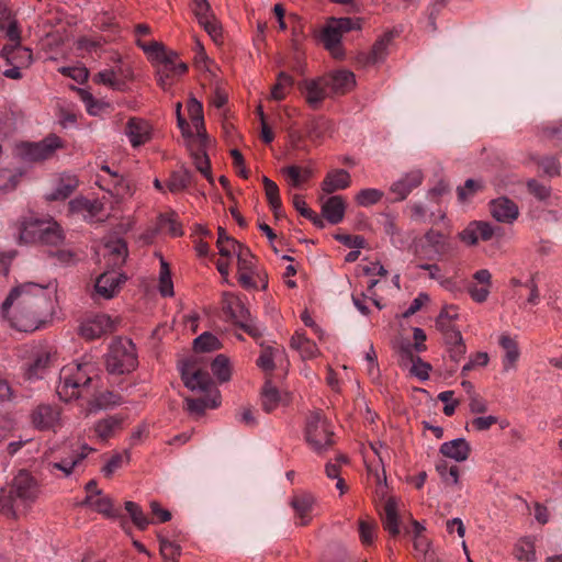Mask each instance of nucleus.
I'll use <instances>...</instances> for the list:
<instances>
[{
    "mask_svg": "<svg viewBox=\"0 0 562 562\" xmlns=\"http://www.w3.org/2000/svg\"><path fill=\"white\" fill-rule=\"evenodd\" d=\"M330 126L329 121L324 117L313 119L306 126L307 137L312 142L321 140Z\"/></svg>",
    "mask_w": 562,
    "mask_h": 562,
    "instance_id": "603ef678",
    "label": "nucleus"
},
{
    "mask_svg": "<svg viewBox=\"0 0 562 562\" xmlns=\"http://www.w3.org/2000/svg\"><path fill=\"white\" fill-rule=\"evenodd\" d=\"M294 79L289 74L281 71L278 74L277 82L272 86L270 98L274 101L285 99L289 89L293 86Z\"/></svg>",
    "mask_w": 562,
    "mask_h": 562,
    "instance_id": "79ce46f5",
    "label": "nucleus"
},
{
    "mask_svg": "<svg viewBox=\"0 0 562 562\" xmlns=\"http://www.w3.org/2000/svg\"><path fill=\"white\" fill-rule=\"evenodd\" d=\"M290 345L299 351L303 360L314 359L321 353L316 344L302 333H295L291 338Z\"/></svg>",
    "mask_w": 562,
    "mask_h": 562,
    "instance_id": "c756f323",
    "label": "nucleus"
},
{
    "mask_svg": "<svg viewBox=\"0 0 562 562\" xmlns=\"http://www.w3.org/2000/svg\"><path fill=\"white\" fill-rule=\"evenodd\" d=\"M1 57H3L10 65H19L24 68L32 64L31 49L21 46V44L3 46L1 49Z\"/></svg>",
    "mask_w": 562,
    "mask_h": 562,
    "instance_id": "412c9836",
    "label": "nucleus"
},
{
    "mask_svg": "<svg viewBox=\"0 0 562 562\" xmlns=\"http://www.w3.org/2000/svg\"><path fill=\"white\" fill-rule=\"evenodd\" d=\"M334 432L321 411L311 412L305 423V440L316 452L322 453L333 446Z\"/></svg>",
    "mask_w": 562,
    "mask_h": 562,
    "instance_id": "423d86ee",
    "label": "nucleus"
},
{
    "mask_svg": "<svg viewBox=\"0 0 562 562\" xmlns=\"http://www.w3.org/2000/svg\"><path fill=\"white\" fill-rule=\"evenodd\" d=\"M234 252L237 256L238 270L255 269L256 258L248 247L239 243Z\"/></svg>",
    "mask_w": 562,
    "mask_h": 562,
    "instance_id": "13d9d810",
    "label": "nucleus"
},
{
    "mask_svg": "<svg viewBox=\"0 0 562 562\" xmlns=\"http://www.w3.org/2000/svg\"><path fill=\"white\" fill-rule=\"evenodd\" d=\"M65 147L63 139L49 134L40 142H23L18 145L19 155L26 161L37 162L50 159L57 149Z\"/></svg>",
    "mask_w": 562,
    "mask_h": 562,
    "instance_id": "0eeeda50",
    "label": "nucleus"
},
{
    "mask_svg": "<svg viewBox=\"0 0 562 562\" xmlns=\"http://www.w3.org/2000/svg\"><path fill=\"white\" fill-rule=\"evenodd\" d=\"M351 183L350 173L345 169H335L328 172L322 182V190L329 194L347 189Z\"/></svg>",
    "mask_w": 562,
    "mask_h": 562,
    "instance_id": "b1692460",
    "label": "nucleus"
},
{
    "mask_svg": "<svg viewBox=\"0 0 562 562\" xmlns=\"http://www.w3.org/2000/svg\"><path fill=\"white\" fill-rule=\"evenodd\" d=\"M283 349L265 347L257 360V364L263 371L271 372L274 369V360L283 356Z\"/></svg>",
    "mask_w": 562,
    "mask_h": 562,
    "instance_id": "de8ad7c7",
    "label": "nucleus"
},
{
    "mask_svg": "<svg viewBox=\"0 0 562 562\" xmlns=\"http://www.w3.org/2000/svg\"><path fill=\"white\" fill-rule=\"evenodd\" d=\"M93 82L110 87L117 91L125 90V81L119 77V74L114 68H106L95 74Z\"/></svg>",
    "mask_w": 562,
    "mask_h": 562,
    "instance_id": "4c0bfd02",
    "label": "nucleus"
},
{
    "mask_svg": "<svg viewBox=\"0 0 562 562\" xmlns=\"http://www.w3.org/2000/svg\"><path fill=\"white\" fill-rule=\"evenodd\" d=\"M123 282L122 276L114 271L102 273L95 281V292L101 297L112 299L119 291L120 284Z\"/></svg>",
    "mask_w": 562,
    "mask_h": 562,
    "instance_id": "6ab92c4d",
    "label": "nucleus"
},
{
    "mask_svg": "<svg viewBox=\"0 0 562 562\" xmlns=\"http://www.w3.org/2000/svg\"><path fill=\"white\" fill-rule=\"evenodd\" d=\"M436 471L447 485H459V468L457 465L449 467L447 461L440 460L436 463Z\"/></svg>",
    "mask_w": 562,
    "mask_h": 562,
    "instance_id": "49530a36",
    "label": "nucleus"
},
{
    "mask_svg": "<svg viewBox=\"0 0 562 562\" xmlns=\"http://www.w3.org/2000/svg\"><path fill=\"white\" fill-rule=\"evenodd\" d=\"M423 173L420 170H412L401 179L392 183L390 191L396 195V201H403L418 186L422 184Z\"/></svg>",
    "mask_w": 562,
    "mask_h": 562,
    "instance_id": "2eb2a0df",
    "label": "nucleus"
},
{
    "mask_svg": "<svg viewBox=\"0 0 562 562\" xmlns=\"http://www.w3.org/2000/svg\"><path fill=\"white\" fill-rule=\"evenodd\" d=\"M393 38L394 34L392 32H387L379 37L371 50L366 55V63L372 65L382 63L389 54V46Z\"/></svg>",
    "mask_w": 562,
    "mask_h": 562,
    "instance_id": "c85d7f7f",
    "label": "nucleus"
},
{
    "mask_svg": "<svg viewBox=\"0 0 562 562\" xmlns=\"http://www.w3.org/2000/svg\"><path fill=\"white\" fill-rule=\"evenodd\" d=\"M195 361H187L181 367V378L184 385L192 391L209 392L212 380L206 371L195 369Z\"/></svg>",
    "mask_w": 562,
    "mask_h": 562,
    "instance_id": "9b49d317",
    "label": "nucleus"
},
{
    "mask_svg": "<svg viewBox=\"0 0 562 562\" xmlns=\"http://www.w3.org/2000/svg\"><path fill=\"white\" fill-rule=\"evenodd\" d=\"M106 370L112 374L130 373L138 364L135 345L131 339L116 338L106 355Z\"/></svg>",
    "mask_w": 562,
    "mask_h": 562,
    "instance_id": "39448f33",
    "label": "nucleus"
},
{
    "mask_svg": "<svg viewBox=\"0 0 562 562\" xmlns=\"http://www.w3.org/2000/svg\"><path fill=\"white\" fill-rule=\"evenodd\" d=\"M527 190L539 201H544L551 195V188L536 179H529L526 183Z\"/></svg>",
    "mask_w": 562,
    "mask_h": 562,
    "instance_id": "338daca9",
    "label": "nucleus"
},
{
    "mask_svg": "<svg viewBox=\"0 0 562 562\" xmlns=\"http://www.w3.org/2000/svg\"><path fill=\"white\" fill-rule=\"evenodd\" d=\"M19 244H40L47 247H59L65 241L61 226L53 218L43 220L34 215L21 216L14 224Z\"/></svg>",
    "mask_w": 562,
    "mask_h": 562,
    "instance_id": "7ed1b4c3",
    "label": "nucleus"
},
{
    "mask_svg": "<svg viewBox=\"0 0 562 562\" xmlns=\"http://www.w3.org/2000/svg\"><path fill=\"white\" fill-rule=\"evenodd\" d=\"M103 210L99 200H89L83 196L75 198L69 202V211L79 214L85 221H93Z\"/></svg>",
    "mask_w": 562,
    "mask_h": 562,
    "instance_id": "dca6fc26",
    "label": "nucleus"
},
{
    "mask_svg": "<svg viewBox=\"0 0 562 562\" xmlns=\"http://www.w3.org/2000/svg\"><path fill=\"white\" fill-rule=\"evenodd\" d=\"M514 555L519 561H533L536 559L533 541L530 538L520 539L515 546Z\"/></svg>",
    "mask_w": 562,
    "mask_h": 562,
    "instance_id": "8fccbe9b",
    "label": "nucleus"
},
{
    "mask_svg": "<svg viewBox=\"0 0 562 562\" xmlns=\"http://www.w3.org/2000/svg\"><path fill=\"white\" fill-rule=\"evenodd\" d=\"M281 172L286 177L288 183L293 188H300L303 182L312 177V170L310 168H301L294 165L282 168Z\"/></svg>",
    "mask_w": 562,
    "mask_h": 562,
    "instance_id": "a19ab883",
    "label": "nucleus"
},
{
    "mask_svg": "<svg viewBox=\"0 0 562 562\" xmlns=\"http://www.w3.org/2000/svg\"><path fill=\"white\" fill-rule=\"evenodd\" d=\"M114 329V321L109 315L98 314L82 322L79 334L87 340H93L112 333Z\"/></svg>",
    "mask_w": 562,
    "mask_h": 562,
    "instance_id": "1a4fd4ad",
    "label": "nucleus"
},
{
    "mask_svg": "<svg viewBox=\"0 0 562 562\" xmlns=\"http://www.w3.org/2000/svg\"><path fill=\"white\" fill-rule=\"evenodd\" d=\"M425 240L434 251L440 256L450 254L454 250V247L450 239L439 231L429 229L425 234Z\"/></svg>",
    "mask_w": 562,
    "mask_h": 562,
    "instance_id": "473e14b6",
    "label": "nucleus"
},
{
    "mask_svg": "<svg viewBox=\"0 0 562 562\" xmlns=\"http://www.w3.org/2000/svg\"><path fill=\"white\" fill-rule=\"evenodd\" d=\"M213 374L220 382H226L231 378L229 361L224 355H218L211 363Z\"/></svg>",
    "mask_w": 562,
    "mask_h": 562,
    "instance_id": "bf43d9fd",
    "label": "nucleus"
},
{
    "mask_svg": "<svg viewBox=\"0 0 562 562\" xmlns=\"http://www.w3.org/2000/svg\"><path fill=\"white\" fill-rule=\"evenodd\" d=\"M91 451H93L92 448H90L87 445H83L81 447V452H77L72 450L71 456L66 458H60L57 461H50L47 463L48 471L54 474L55 471H61L64 476H69L74 468L79 464Z\"/></svg>",
    "mask_w": 562,
    "mask_h": 562,
    "instance_id": "4468645a",
    "label": "nucleus"
},
{
    "mask_svg": "<svg viewBox=\"0 0 562 562\" xmlns=\"http://www.w3.org/2000/svg\"><path fill=\"white\" fill-rule=\"evenodd\" d=\"M105 254L104 256L109 257V263L114 267H120L125 262L127 257V246L126 243L121 239L110 240L104 246Z\"/></svg>",
    "mask_w": 562,
    "mask_h": 562,
    "instance_id": "72a5a7b5",
    "label": "nucleus"
},
{
    "mask_svg": "<svg viewBox=\"0 0 562 562\" xmlns=\"http://www.w3.org/2000/svg\"><path fill=\"white\" fill-rule=\"evenodd\" d=\"M125 135L132 147L136 148L150 140L151 126L146 120L133 116L126 123Z\"/></svg>",
    "mask_w": 562,
    "mask_h": 562,
    "instance_id": "ddd939ff",
    "label": "nucleus"
},
{
    "mask_svg": "<svg viewBox=\"0 0 562 562\" xmlns=\"http://www.w3.org/2000/svg\"><path fill=\"white\" fill-rule=\"evenodd\" d=\"M94 367L89 362H71L61 368L57 394L63 401L81 396L92 382Z\"/></svg>",
    "mask_w": 562,
    "mask_h": 562,
    "instance_id": "20e7f679",
    "label": "nucleus"
},
{
    "mask_svg": "<svg viewBox=\"0 0 562 562\" xmlns=\"http://www.w3.org/2000/svg\"><path fill=\"white\" fill-rule=\"evenodd\" d=\"M383 196H384L383 191H381L379 189H374V188H367V189L360 190L357 193L355 200L358 205L363 206V207H369L371 205L379 203Z\"/></svg>",
    "mask_w": 562,
    "mask_h": 562,
    "instance_id": "5fc2aeb1",
    "label": "nucleus"
},
{
    "mask_svg": "<svg viewBox=\"0 0 562 562\" xmlns=\"http://www.w3.org/2000/svg\"><path fill=\"white\" fill-rule=\"evenodd\" d=\"M499 345L505 350L503 358L504 371L514 370L520 356L517 341L509 335L503 334L499 337Z\"/></svg>",
    "mask_w": 562,
    "mask_h": 562,
    "instance_id": "7c9ffc66",
    "label": "nucleus"
},
{
    "mask_svg": "<svg viewBox=\"0 0 562 562\" xmlns=\"http://www.w3.org/2000/svg\"><path fill=\"white\" fill-rule=\"evenodd\" d=\"M490 213L497 222L512 224L519 216V207L509 198L501 196L490 202Z\"/></svg>",
    "mask_w": 562,
    "mask_h": 562,
    "instance_id": "f8f14e48",
    "label": "nucleus"
},
{
    "mask_svg": "<svg viewBox=\"0 0 562 562\" xmlns=\"http://www.w3.org/2000/svg\"><path fill=\"white\" fill-rule=\"evenodd\" d=\"M122 419L117 416H109L95 423L94 431L101 440H106L113 436L114 431L121 426Z\"/></svg>",
    "mask_w": 562,
    "mask_h": 562,
    "instance_id": "37998d69",
    "label": "nucleus"
},
{
    "mask_svg": "<svg viewBox=\"0 0 562 562\" xmlns=\"http://www.w3.org/2000/svg\"><path fill=\"white\" fill-rule=\"evenodd\" d=\"M60 408L57 405L38 404L31 412V424L41 431L55 430L60 425Z\"/></svg>",
    "mask_w": 562,
    "mask_h": 562,
    "instance_id": "6e6552de",
    "label": "nucleus"
},
{
    "mask_svg": "<svg viewBox=\"0 0 562 562\" xmlns=\"http://www.w3.org/2000/svg\"><path fill=\"white\" fill-rule=\"evenodd\" d=\"M402 360H409L412 362L411 373L420 380H427L429 378V371L431 367L429 363L424 362L419 357H413L412 349L408 346L401 348Z\"/></svg>",
    "mask_w": 562,
    "mask_h": 562,
    "instance_id": "f704fd0d",
    "label": "nucleus"
},
{
    "mask_svg": "<svg viewBox=\"0 0 562 562\" xmlns=\"http://www.w3.org/2000/svg\"><path fill=\"white\" fill-rule=\"evenodd\" d=\"M450 358L459 362L465 355L467 347L460 331H449L445 340Z\"/></svg>",
    "mask_w": 562,
    "mask_h": 562,
    "instance_id": "ea45409f",
    "label": "nucleus"
},
{
    "mask_svg": "<svg viewBox=\"0 0 562 562\" xmlns=\"http://www.w3.org/2000/svg\"><path fill=\"white\" fill-rule=\"evenodd\" d=\"M160 553L165 562H178L181 548L176 542L168 540L162 535L158 536Z\"/></svg>",
    "mask_w": 562,
    "mask_h": 562,
    "instance_id": "864d4df0",
    "label": "nucleus"
},
{
    "mask_svg": "<svg viewBox=\"0 0 562 562\" xmlns=\"http://www.w3.org/2000/svg\"><path fill=\"white\" fill-rule=\"evenodd\" d=\"M439 452L446 458L453 459L457 462H463L469 458L471 447L464 438H457L443 442L439 448Z\"/></svg>",
    "mask_w": 562,
    "mask_h": 562,
    "instance_id": "aec40b11",
    "label": "nucleus"
},
{
    "mask_svg": "<svg viewBox=\"0 0 562 562\" xmlns=\"http://www.w3.org/2000/svg\"><path fill=\"white\" fill-rule=\"evenodd\" d=\"M125 509L128 513L133 524L139 529L145 530L150 521L144 514L140 506L134 502L127 501L125 502Z\"/></svg>",
    "mask_w": 562,
    "mask_h": 562,
    "instance_id": "6e6d98bb",
    "label": "nucleus"
},
{
    "mask_svg": "<svg viewBox=\"0 0 562 562\" xmlns=\"http://www.w3.org/2000/svg\"><path fill=\"white\" fill-rule=\"evenodd\" d=\"M85 503L92 507L95 512L111 518L120 516V512L113 507L112 499L108 496L87 495Z\"/></svg>",
    "mask_w": 562,
    "mask_h": 562,
    "instance_id": "e433bc0d",
    "label": "nucleus"
},
{
    "mask_svg": "<svg viewBox=\"0 0 562 562\" xmlns=\"http://www.w3.org/2000/svg\"><path fill=\"white\" fill-rule=\"evenodd\" d=\"M188 111L198 134L202 135V132H204L202 103L199 102L196 99H191L188 103Z\"/></svg>",
    "mask_w": 562,
    "mask_h": 562,
    "instance_id": "052dcab7",
    "label": "nucleus"
},
{
    "mask_svg": "<svg viewBox=\"0 0 562 562\" xmlns=\"http://www.w3.org/2000/svg\"><path fill=\"white\" fill-rule=\"evenodd\" d=\"M345 211L346 203L340 195L328 198L322 205V214L330 224L340 223L344 218Z\"/></svg>",
    "mask_w": 562,
    "mask_h": 562,
    "instance_id": "393cba45",
    "label": "nucleus"
},
{
    "mask_svg": "<svg viewBox=\"0 0 562 562\" xmlns=\"http://www.w3.org/2000/svg\"><path fill=\"white\" fill-rule=\"evenodd\" d=\"M261 407L266 413L273 412L281 403L285 402L283 396L273 383L272 376L267 375L260 393Z\"/></svg>",
    "mask_w": 562,
    "mask_h": 562,
    "instance_id": "f3484780",
    "label": "nucleus"
},
{
    "mask_svg": "<svg viewBox=\"0 0 562 562\" xmlns=\"http://www.w3.org/2000/svg\"><path fill=\"white\" fill-rule=\"evenodd\" d=\"M376 535V525L372 520H359V536L361 542L366 546L372 544Z\"/></svg>",
    "mask_w": 562,
    "mask_h": 562,
    "instance_id": "680f3d73",
    "label": "nucleus"
},
{
    "mask_svg": "<svg viewBox=\"0 0 562 562\" xmlns=\"http://www.w3.org/2000/svg\"><path fill=\"white\" fill-rule=\"evenodd\" d=\"M193 347L195 351L209 352L220 349L221 342L214 335L210 333H203L194 339Z\"/></svg>",
    "mask_w": 562,
    "mask_h": 562,
    "instance_id": "4d7b16f0",
    "label": "nucleus"
},
{
    "mask_svg": "<svg viewBox=\"0 0 562 562\" xmlns=\"http://www.w3.org/2000/svg\"><path fill=\"white\" fill-rule=\"evenodd\" d=\"M382 521L384 529L392 536H397L400 533L397 504L392 497L385 502Z\"/></svg>",
    "mask_w": 562,
    "mask_h": 562,
    "instance_id": "c9c22d12",
    "label": "nucleus"
},
{
    "mask_svg": "<svg viewBox=\"0 0 562 562\" xmlns=\"http://www.w3.org/2000/svg\"><path fill=\"white\" fill-rule=\"evenodd\" d=\"M79 181L76 176L72 175H63L57 182L56 188L49 194H47L46 199L49 201H58L65 200L72 194V192L77 189Z\"/></svg>",
    "mask_w": 562,
    "mask_h": 562,
    "instance_id": "2f4dec72",
    "label": "nucleus"
},
{
    "mask_svg": "<svg viewBox=\"0 0 562 562\" xmlns=\"http://www.w3.org/2000/svg\"><path fill=\"white\" fill-rule=\"evenodd\" d=\"M121 403L122 397L120 394L106 391L98 394L90 403V405L91 409H108L110 407L120 405Z\"/></svg>",
    "mask_w": 562,
    "mask_h": 562,
    "instance_id": "09e8293b",
    "label": "nucleus"
},
{
    "mask_svg": "<svg viewBox=\"0 0 562 562\" xmlns=\"http://www.w3.org/2000/svg\"><path fill=\"white\" fill-rule=\"evenodd\" d=\"M341 33L335 25H333L330 20L327 22L321 34V41L325 48L328 49L336 58L341 56Z\"/></svg>",
    "mask_w": 562,
    "mask_h": 562,
    "instance_id": "bb28decb",
    "label": "nucleus"
},
{
    "mask_svg": "<svg viewBox=\"0 0 562 562\" xmlns=\"http://www.w3.org/2000/svg\"><path fill=\"white\" fill-rule=\"evenodd\" d=\"M193 180V173L187 168H180L173 171L168 179L167 188L170 192L177 193L186 190Z\"/></svg>",
    "mask_w": 562,
    "mask_h": 562,
    "instance_id": "58836bf2",
    "label": "nucleus"
},
{
    "mask_svg": "<svg viewBox=\"0 0 562 562\" xmlns=\"http://www.w3.org/2000/svg\"><path fill=\"white\" fill-rule=\"evenodd\" d=\"M37 480L25 470L19 471L12 482L0 490V514L8 518H18L40 497Z\"/></svg>",
    "mask_w": 562,
    "mask_h": 562,
    "instance_id": "f03ea898",
    "label": "nucleus"
},
{
    "mask_svg": "<svg viewBox=\"0 0 562 562\" xmlns=\"http://www.w3.org/2000/svg\"><path fill=\"white\" fill-rule=\"evenodd\" d=\"M262 183L265 187L266 198L268 203L273 211L276 217H279L281 210V199L279 194V188L274 181L269 179L268 177H262Z\"/></svg>",
    "mask_w": 562,
    "mask_h": 562,
    "instance_id": "c03bdc74",
    "label": "nucleus"
},
{
    "mask_svg": "<svg viewBox=\"0 0 562 562\" xmlns=\"http://www.w3.org/2000/svg\"><path fill=\"white\" fill-rule=\"evenodd\" d=\"M131 459L130 452L125 450L122 453H115L103 467L102 472L105 476H111L123 464L128 463Z\"/></svg>",
    "mask_w": 562,
    "mask_h": 562,
    "instance_id": "e2e57ef3",
    "label": "nucleus"
},
{
    "mask_svg": "<svg viewBox=\"0 0 562 562\" xmlns=\"http://www.w3.org/2000/svg\"><path fill=\"white\" fill-rule=\"evenodd\" d=\"M330 21L333 22V25L338 29L341 35L346 32L361 29V20L358 18H331Z\"/></svg>",
    "mask_w": 562,
    "mask_h": 562,
    "instance_id": "774afa93",
    "label": "nucleus"
},
{
    "mask_svg": "<svg viewBox=\"0 0 562 562\" xmlns=\"http://www.w3.org/2000/svg\"><path fill=\"white\" fill-rule=\"evenodd\" d=\"M537 164L548 177L552 178L560 176L561 166L558 158L553 156H546L538 159Z\"/></svg>",
    "mask_w": 562,
    "mask_h": 562,
    "instance_id": "69168bd1",
    "label": "nucleus"
},
{
    "mask_svg": "<svg viewBox=\"0 0 562 562\" xmlns=\"http://www.w3.org/2000/svg\"><path fill=\"white\" fill-rule=\"evenodd\" d=\"M159 292L162 296L173 295V284L171 280L170 270L166 262H161L160 276H159Z\"/></svg>",
    "mask_w": 562,
    "mask_h": 562,
    "instance_id": "0e129e2a",
    "label": "nucleus"
},
{
    "mask_svg": "<svg viewBox=\"0 0 562 562\" xmlns=\"http://www.w3.org/2000/svg\"><path fill=\"white\" fill-rule=\"evenodd\" d=\"M220 392L217 390L205 392L199 398H186L187 409L191 414L202 415L206 408H216L220 405Z\"/></svg>",
    "mask_w": 562,
    "mask_h": 562,
    "instance_id": "5701e85b",
    "label": "nucleus"
},
{
    "mask_svg": "<svg viewBox=\"0 0 562 562\" xmlns=\"http://www.w3.org/2000/svg\"><path fill=\"white\" fill-rule=\"evenodd\" d=\"M50 363V353L48 351H41L36 355L32 363L29 366L26 375L29 379H38Z\"/></svg>",
    "mask_w": 562,
    "mask_h": 562,
    "instance_id": "a18cd8bd",
    "label": "nucleus"
},
{
    "mask_svg": "<svg viewBox=\"0 0 562 562\" xmlns=\"http://www.w3.org/2000/svg\"><path fill=\"white\" fill-rule=\"evenodd\" d=\"M301 89L305 101L314 110L318 109L323 101L331 95L325 77L304 80L301 83Z\"/></svg>",
    "mask_w": 562,
    "mask_h": 562,
    "instance_id": "9d476101",
    "label": "nucleus"
},
{
    "mask_svg": "<svg viewBox=\"0 0 562 562\" xmlns=\"http://www.w3.org/2000/svg\"><path fill=\"white\" fill-rule=\"evenodd\" d=\"M50 301L45 286L27 282L13 288L2 303V314L11 326L20 331L32 333L44 323Z\"/></svg>",
    "mask_w": 562,
    "mask_h": 562,
    "instance_id": "f257e3e1",
    "label": "nucleus"
},
{
    "mask_svg": "<svg viewBox=\"0 0 562 562\" xmlns=\"http://www.w3.org/2000/svg\"><path fill=\"white\" fill-rule=\"evenodd\" d=\"M192 158L195 168L207 179L211 184H214V178L211 172V162L205 150L199 148L192 153Z\"/></svg>",
    "mask_w": 562,
    "mask_h": 562,
    "instance_id": "3c124183",
    "label": "nucleus"
},
{
    "mask_svg": "<svg viewBox=\"0 0 562 562\" xmlns=\"http://www.w3.org/2000/svg\"><path fill=\"white\" fill-rule=\"evenodd\" d=\"M325 78L331 95L345 94L356 85L355 75L349 70H338Z\"/></svg>",
    "mask_w": 562,
    "mask_h": 562,
    "instance_id": "a211bd4d",
    "label": "nucleus"
},
{
    "mask_svg": "<svg viewBox=\"0 0 562 562\" xmlns=\"http://www.w3.org/2000/svg\"><path fill=\"white\" fill-rule=\"evenodd\" d=\"M314 503V496L307 492L296 493L291 498L290 504L296 516L301 519V525L304 526L310 522V513L313 509Z\"/></svg>",
    "mask_w": 562,
    "mask_h": 562,
    "instance_id": "4be33fe9",
    "label": "nucleus"
},
{
    "mask_svg": "<svg viewBox=\"0 0 562 562\" xmlns=\"http://www.w3.org/2000/svg\"><path fill=\"white\" fill-rule=\"evenodd\" d=\"M223 311L235 322V324L247 321L250 316V313L245 304L233 294L224 295Z\"/></svg>",
    "mask_w": 562,
    "mask_h": 562,
    "instance_id": "a878e982",
    "label": "nucleus"
},
{
    "mask_svg": "<svg viewBox=\"0 0 562 562\" xmlns=\"http://www.w3.org/2000/svg\"><path fill=\"white\" fill-rule=\"evenodd\" d=\"M145 52L154 53L155 56L160 60L159 72H166L168 77L170 75L171 68L176 65V60L178 58L177 53L175 52H165L164 47L157 43L151 42L149 45H140Z\"/></svg>",
    "mask_w": 562,
    "mask_h": 562,
    "instance_id": "cd10ccee",
    "label": "nucleus"
}]
</instances>
